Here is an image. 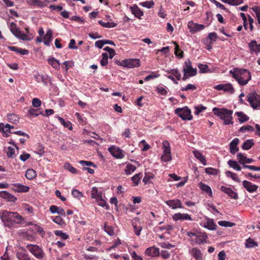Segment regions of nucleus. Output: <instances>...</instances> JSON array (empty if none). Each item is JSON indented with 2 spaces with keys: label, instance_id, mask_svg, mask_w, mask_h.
Here are the masks:
<instances>
[{
  "label": "nucleus",
  "instance_id": "nucleus-1",
  "mask_svg": "<svg viewBox=\"0 0 260 260\" xmlns=\"http://www.w3.org/2000/svg\"><path fill=\"white\" fill-rule=\"evenodd\" d=\"M0 218L5 226L13 228L15 223H20L23 220L21 216L17 212L3 210L0 213Z\"/></svg>",
  "mask_w": 260,
  "mask_h": 260
},
{
  "label": "nucleus",
  "instance_id": "nucleus-2",
  "mask_svg": "<svg viewBox=\"0 0 260 260\" xmlns=\"http://www.w3.org/2000/svg\"><path fill=\"white\" fill-rule=\"evenodd\" d=\"M230 73L241 85L247 84L251 79V74L249 71L246 69H241L236 68L233 71L231 70Z\"/></svg>",
  "mask_w": 260,
  "mask_h": 260
},
{
  "label": "nucleus",
  "instance_id": "nucleus-3",
  "mask_svg": "<svg viewBox=\"0 0 260 260\" xmlns=\"http://www.w3.org/2000/svg\"><path fill=\"white\" fill-rule=\"evenodd\" d=\"M213 111L215 115L219 117L221 119L224 121V124L225 125L233 124L232 116L233 113V110L224 108L220 109L214 108Z\"/></svg>",
  "mask_w": 260,
  "mask_h": 260
},
{
  "label": "nucleus",
  "instance_id": "nucleus-4",
  "mask_svg": "<svg viewBox=\"0 0 260 260\" xmlns=\"http://www.w3.org/2000/svg\"><path fill=\"white\" fill-rule=\"evenodd\" d=\"M247 100L250 106L254 109L260 106V95L255 92L249 93L247 95Z\"/></svg>",
  "mask_w": 260,
  "mask_h": 260
},
{
  "label": "nucleus",
  "instance_id": "nucleus-5",
  "mask_svg": "<svg viewBox=\"0 0 260 260\" xmlns=\"http://www.w3.org/2000/svg\"><path fill=\"white\" fill-rule=\"evenodd\" d=\"M175 113L184 120H191L192 119L191 110L187 107L183 108H177L175 110Z\"/></svg>",
  "mask_w": 260,
  "mask_h": 260
},
{
  "label": "nucleus",
  "instance_id": "nucleus-6",
  "mask_svg": "<svg viewBox=\"0 0 260 260\" xmlns=\"http://www.w3.org/2000/svg\"><path fill=\"white\" fill-rule=\"evenodd\" d=\"M27 249L38 259H42L44 256L43 250L36 245L28 244L26 246Z\"/></svg>",
  "mask_w": 260,
  "mask_h": 260
},
{
  "label": "nucleus",
  "instance_id": "nucleus-7",
  "mask_svg": "<svg viewBox=\"0 0 260 260\" xmlns=\"http://www.w3.org/2000/svg\"><path fill=\"white\" fill-rule=\"evenodd\" d=\"M164 151L163 154L161 156V159L165 162H168L171 160V148L170 144L168 141H164L162 143Z\"/></svg>",
  "mask_w": 260,
  "mask_h": 260
},
{
  "label": "nucleus",
  "instance_id": "nucleus-8",
  "mask_svg": "<svg viewBox=\"0 0 260 260\" xmlns=\"http://www.w3.org/2000/svg\"><path fill=\"white\" fill-rule=\"evenodd\" d=\"M119 65L128 68H138L140 66V60L136 58L126 59L121 62Z\"/></svg>",
  "mask_w": 260,
  "mask_h": 260
},
{
  "label": "nucleus",
  "instance_id": "nucleus-9",
  "mask_svg": "<svg viewBox=\"0 0 260 260\" xmlns=\"http://www.w3.org/2000/svg\"><path fill=\"white\" fill-rule=\"evenodd\" d=\"M108 150L114 157L117 158L121 159L124 156L123 150L119 147L112 146L108 148Z\"/></svg>",
  "mask_w": 260,
  "mask_h": 260
},
{
  "label": "nucleus",
  "instance_id": "nucleus-10",
  "mask_svg": "<svg viewBox=\"0 0 260 260\" xmlns=\"http://www.w3.org/2000/svg\"><path fill=\"white\" fill-rule=\"evenodd\" d=\"M12 185V190L16 192H27L29 189V187L20 183H13Z\"/></svg>",
  "mask_w": 260,
  "mask_h": 260
},
{
  "label": "nucleus",
  "instance_id": "nucleus-11",
  "mask_svg": "<svg viewBox=\"0 0 260 260\" xmlns=\"http://www.w3.org/2000/svg\"><path fill=\"white\" fill-rule=\"evenodd\" d=\"M188 27L190 32L193 33L204 29L205 26L203 24L196 23L192 21H190L188 23Z\"/></svg>",
  "mask_w": 260,
  "mask_h": 260
},
{
  "label": "nucleus",
  "instance_id": "nucleus-12",
  "mask_svg": "<svg viewBox=\"0 0 260 260\" xmlns=\"http://www.w3.org/2000/svg\"><path fill=\"white\" fill-rule=\"evenodd\" d=\"M196 243L198 244H202L207 243L208 236L205 232L196 231Z\"/></svg>",
  "mask_w": 260,
  "mask_h": 260
},
{
  "label": "nucleus",
  "instance_id": "nucleus-13",
  "mask_svg": "<svg viewBox=\"0 0 260 260\" xmlns=\"http://www.w3.org/2000/svg\"><path fill=\"white\" fill-rule=\"evenodd\" d=\"M166 204L172 209L183 208L181 202L179 199L170 200L166 201Z\"/></svg>",
  "mask_w": 260,
  "mask_h": 260
},
{
  "label": "nucleus",
  "instance_id": "nucleus-14",
  "mask_svg": "<svg viewBox=\"0 0 260 260\" xmlns=\"http://www.w3.org/2000/svg\"><path fill=\"white\" fill-rule=\"evenodd\" d=\"M173 219L175 221L177 220H190L192 221L193 219H192L190 215L187 214V213H178L175 214L173 216Z\"/></svg>",
  "mask_w": 260,
  "mask_h": 260
},
{
  "label": "nucleus",
  "instance_id": "nucleus-15",
  "mask_svg": "<svg viewBox=\"0 0 260 260\" xmlns=\"http://www.w3.org/2000/svg\"><path fill=\"white\" fill-rule=\"evenodd\" d=\"M0 197L6 200L7 202L13 203L15 202L17 199L15 196L7 191H2L0 192Z\"/></svg>",
  "mask_w": 260,
  "mask_h": 260
},
{
  "label": "nucleus",
  "instance_id": "nucleus-16",
  "mask_svg": "<svg viewBox=\"0 0 260 260\" xmlns=\"http://www.w3.org/2000/svg\"><path fill=\"white\" fill-rule=\"evenodd\" d=\"M243 187L249 192L255 191L258 188V186L252 184L250 182L244 180L243 181Z\"/></svg>",
  "mask_w": 260,
  "mask_h": 260
},
{
  "label": "nucleus",
  "instance_id": "nucleus-17",
  "mask_svg": "<svg viewBox=\"0 0 260 260\" xmlns=\"http://www.w3.org/2000/svg\"><path fill=\"white\" fill-rule=\"evenodd\" d=\"M237 159L238 161L243 165H246V164H250L253 161V159L252 158H247L246 156L243 154L241 153H239L237 155Z\"/></svg>",
  "mask_w": 260,
  "mask_h": 260
},
{
  "label": "nucleus",
  "instance_id": "nucleus-18",
  "mask_svg": "<svg viewBox=\"0 0 260 260\" xmlns=\"http://www.w3.org/2000/svg\"><path fill=\"white\" fill-rule=\"evenodd\" d=\"M221 190L227 194L230 198L234 199H238V196L236 192L232 190L231 188L222 186L220 188Z\"/></svg>",
  "mask_w": 260,
  "mask_h": 260
},
{
  "label": "nucleus",
  "instance_id": "nucleus-19",
  "mask_svg": "<svg viewBox=\"0 0 260 260\" xmlns=\"http://www.w3.org/2000/svg\"><path fill=\"white\" fill-rule=\"evenodd\" d=\"M129 9L131 10L132 13L134 14L135 17L140 19L141 18V16L144 15L143 12L140 10L137 5L131 6Z\"/></svg>",
  "mask_w": 260,
  "mask_h": 260
},
{
  "label": "nucleus",
  "instance_id": "nucleus-20",
  "mask_svg": "<svg viewBox=\"0 0 260 260\" xmlns=\"http://www.w3.org/2000/svg\"><path fill=\"white\" fill-rule=\"evenodd\" d=\"M239 142V140L238 138H235L230 144V152L234 154L237 152L239 151V148L237 147V145Z\"/></svg>",
  "mask_w": 260,
  "mask_h": 260
},
{
  "label": "nucleus",
  "instance_id": "nucleus-21",
  "mask_svg": "<svg viewBox=\"0 0 260 260\" xmlns=\"http://www.w3.org/2000/svg\"><path fill=\"white\" fill-rule=\"evenodd\" d=\"M52 31L51 29H48L47 30L46 35L44 36V45L47 46H50V43L52 40Z\"/></svg>",
  "mask_w": 260,
  "mask_h": 260
},
{
  "label": "nucleus",
  "instance_id": "nucleus-22",
  "mask_svg": "<svg viewBox=\"0 0 260 260\" xmlns=\"http://www.w3.org/2000/svg\"><path fill=\"white\" fill-rule=\"evenodd\" d=\"M248 46L251 52H255L257 53L260 52V44H258L256 41H251L248 44Z\"/></svg>",
  "mask_w": 260,
  "mask_h": 260
},
{
  "label": "nucleus",
  "instance_id": "nucleus-23",
  "mask_svg": "<svg viewBox=\"0 0 260 260\" xmlns=\"http://www.w3.org/2000/svg\"><path fill=\"white\" fill-rule=\"evenodd\" d=\"M50 211L52 213H57L62 216L66 215V212L62 208L58 207L55 205H52L50 207Z\"/></svg>",
  "mask_w": 260,
  "mask_h": 260
},
{
  "label": "nucleus",
  "instance_id": "nucleus-24",
  "mask_svg": "<svg viewBox=\"0 0 260 260\" xmlns=\"http://www.w3.org/2000/svg\"><path fill=\"white\" fill-rule=\"evenodd\" d=\"M204 227L209 230H215L217 225L215 224L213 219L209 218H206V222L205 223Z\"/></svg>",
  "mask_w": 260,
  "mask_h": 260
},
{
  "label": "nucleus",
  "instance_id": "nucleus-25",
  "mask_svg": "<svg viewBox=\"0 0 260 260\" xmlns=\"http://www.w3.org/2000/svg\"><path fill=\"white\" fill-rule=\"evenodd\" d=\"M189 252L191 255L196 260H202V254L201 251L197 248H193Z\"/></svg>",
  "mask_w": 260,
  "mask_h": 260
},
{
  "label": "nucleus",
  "instance_id": "nucleus-26",
  "mask_svg": "<svg viewBox=\"0 0 260 260\" xmlns=\"http://www.w3.org/2000/svg\"><path fill=\"white\" fill-rule=\"evenodd\" d=\"M159 249L154 247H149L146 249L145 253L151 256H155L159 254Z\"/></svg>",
  "mask_w": 260,
  "mask_h": 260
},
{
  "label": "nucleus",
  "instance_id": "nucleus-27",
  "mask_svg": "<svg viewBox=\"0 0 260 260\" xmlns=\"http://www.w3.org/2000/svg\"><path fill=\"white\" fill-rule=\"evenodd\" d=\"M8 48L11 51L16 52L21 55H27L29 53V51L25 49H22L15 46H9Z\"/></svg>",
  "mask_w": 260,
  "mask_h": 260
},
{
  "label": "nucleus",
  "instance_id": "nucleus-28",
  "mask_svg": "<svg viewBox=\"0 0 260 260\" xmlns=\"http://www.w3.org/2000/svg\"><path fill=\"white\" fill-rule=\"evenodd\" d=\"M199 185L201 189L206 192L210 197L212 196V190L210 186L202 182H200Z\"/></svg>",
  "mask_w": 260,
  "mask_h": 260
},
{
  "label": "nucleus",
  "instance_id": "nucleus-29",
  "mask_svg": "<svg viewBox=\"0 0 260 260\" xmlns=\"http://www.w3.org/2000/svg\"><path fill=\"white\" fill-rule=\"evenodd\" d=\"M91 197L95 199H100L102 197V193L101 191H99L97 187H93L91 190Z\"/></svg>",
  "mask_w": 260,
  "mask_h": 260
},
{
  "label": "nucleus",
  "instance_id": "nucleus-30",
  "mask_svg": "<svg viewBox=\"0 0 260 260\" xmlns=\"http://www.w3.org/2000/svg\"><path fill=\"white\" fill-rule=\"evenodd\" d=\"M49 64H50L53 68L59 70L60 69V63L59 61L54 57H51L47 60Z\"/></svg>",
  "mask_w": 260,
  "mask_h": 260
},
{
  "label": "nucleus",
  "instance_id": "nucleus-31",
  "mask_svg": "<svg viewBox=\"0 0 260 260\" xmlns=\"http://www.w3.org/2000/svg\"><path fill=\"white\" fill-rule=\"evenodd\" d=\"M235 115L239 117V121L241 123L248 121L249 119V117L243 112H236Z\"/></svg>",
  "mask_w": 260,
  "mask_h": 260
},
{
  "label": "nucleus",
  "instance_id": "nucleus-32",
  "mask_svg": "<svg viewBox=\"0 0 260 260\" xmlns=\"http://www.w3.org/2000/svg\"><path fill=\"white\" fill-rule=\"evenodd\" d=\"M193 154L196 158L200 160V161L204 165H206V160L205 156L199 151H193Z\"/></svg>",
  "mask_w": 260,
  "mask_h": 260
},
{
  "label": "nucleus",
  "instance_id": "nucleus-33",
  "mask_svg": "<svg viewBox=\"0 0 260 260\" xmlns=\"http://www.w3.org/2000/svg\"><path fill=\"white\" fill-rule=\"evenodd\" d=\"M245 247L248 248H251L254 247L258 246V244L256 242L254 241L252 239L249 238L246 240L245 243Z\"/></svg>",
  "mask_w": 260,
  "mask_h": 260
},
{
  "label": "nucleus",
  "instance_id": "nucleus-34",
  "mask_svg": "<svg viewBox=\"0 0 260 260\" xmlns=\"http://www.w3.org/2000/svg\"><path fill=\"white\" fill-rule=\"evenodd\" d=\"M254 145L253 140L249 139L245 141L242 146V148L244 150L250 149Z\"/></svg>",
  "mask_w": 260,
  "mask_h": 260
},
{
  "label": "nucleus",
  "instance_id": "nucleus-35",
  "mask_svg": "<svg viewBox=\"0 0 260 260\" xmlns=\"http://www.w3.org/2000/svg\"><path fill=\"white\" fill-rule=\"evenodd\" d=\"M16 257L19 260H30V258L24 251L18 252L16 253Z\"/></svg>",
  "mask_w": 260,
  "mask_h": 260
},
{
  "label": "nucleus",
  "instance_id": "nucleus-36",
  "mask_svg": "<svg viewBox=\"0 0 260 260\" xmlns=\"http://www.w3.org/2000/svg\"><path fill=\"white\" fill-rule=\"evenodd\" d=\"M29 230L33 232H38L43 236L45 234V232L41 226L37 224H35L34 226L29 228Z\"/></svg>",
  "mask_w": 260,
  "mask_h": 260
},
{
  "label": "nucleus",
  "instance_id": "nucleus-37",
  "mask_svg": "<svg viewBox=\"0 0 260 260\" xmlns=\"http://www.w3.org/2000/svg\"><path fill=\"white\" fill-rule=\"evenodd\" d=\"M36 172L33 169H28L25 172V177L29 180L34 179L36 176Z\"/></svg>",
  "mask_w": 260,
  "mask_h": 260
},
{
  "label": "nucleus",
  "instance_id": "nucleus-38",
  "mask_svg": "<svg viewBox=\"0 0 260 260\" xmlns=\"http://www.w3.org/2000/svg\"><path fill=\"white\" fill-rule=\"evenodd\" d=\"M57 118L61 124H62L65 127L68 128L70 130L72 129L73 127L72 124L69 121H66L62 118L60 116H57Z\"/></svg>",
  "mask_w": 260,
  "mask_h": 260
},
{
  "label": "nucleus",
  "instance_id": "nucleus-39",
  "mask_svg": "<svg viewBox=\"0 0 260 260\" xmlns=\"http://www.w3.org/2000/svg\"><path fill=\"white\" fill-rule=\"evenodd\" d=\"M228 165L231 168L237 171H240L241 167L238 164V162L235 160H230L228 162Z\"/></svg>",
  "mask_w": 260,
  "mask_h": 260
},
{
  "label": "nucleus",
  "instance_id": "nucleus-40",
  "mask_svg": "<svg viewBox=\"0 0 260 260\" xmlns=\"http://www.w3.org/2000/svg\"><path fill=\"white\" fill-rule=\"evenodd\" d=\"M225 174L227 177H230L235 181L237 182H240L241 181H240V179L239 178L237 174H236V173H234L231 171H228L225 172Z\"/></svg>",
  "mask_w": 260,
  "mask_h": 260
},
{
  "label": "nucleus",
  "instance_id": "nucleus-41",
  "mask_svg": "<svg viewBox=\"0 0 260 260\" xmlns=\"http://www.w3.org/2000/svg\"><path fill=\"white\" fill-rule=\"evenodd\" d=\"M29 4L33 6H37L40 8H42L46 6V5L40 0H29Z\"/></svg>",
  "mask_w": 260,
  "mask_h": 260
},
{
  "label": "nucleus",
  "instance_id": "nucleus-42",
  "mask_svg": "<svg viewBox=\"0 0 260 260\" xmlns=\"http://www.w3.org/2000/svg\"><path fill=\"white\" fill-rule=\"evenodd\" d=\"M10 30H11V32L16 37V36L18 35V34H20V31L16 27V25L15 23H14L13 22H11L10 23Z\"/></svg>",
  "mask_w": 260,
  "mask_h": 260
},
{
  "label": "nucleus",
  "instance_id": "nucleus-43",
  "mask_svg": "<svg viewBox=\"0 0 260 260\" xmlns=\"http://www.w3.org/2000/svg\"><path fill=\"white\" fill-rule=\"evenodd\" d=\"M7 117L9 121L11 123H15L19 121V117L13 113H11L8 115Z\"/></svg>",
  "mask_w": 260,
  "mask_h": 260
},
{
  "label": "nucleus",
  "instance_id": "nucleus-44",
  "mask_svg": "<svg viewBox=\"0 0 260 260\" xmlns=\"http://www.w3.org/2000/svg\"><path fill=\"white\" fill-rule=\"evenodd\" d=\"M174 44L175 45V55L180 58H182L183 57V52L179 49V46L177 43L174 42Z\"/></svg>",
  "mask_w": 260,
  "mask_h": 260
},
{
  "label": "nucleus",
  "instance_id": "nucleus-45",
  "mask_svg": "<svg viewBox=\"0 0 260 260\" xmlns=\"http://www.w3.org/2000/svg\"><path fill=\"white\" fill-rule=\"evenodd\" d=\"M28 114L30 116H35L36 117L39 116L40 114L44 115L43 112H39V110L34 108H30L28 111Z\"/></svg>",
  "mask_w": 260,
  "mask_h": 260
},
{
  "label": "nucleus",
  "instance_id": "nucleus-46",
  "mask_svg": "<svg viewBox=\"0 0 260 260\" xmlns=\"http://www.w3.org/2000/svg\"><path fill=\"white\" fill-rule=\"evenodd\" d=\"M99 23L102 26L106 28H111L115 27L117 24L114 22H107L105 23L102 20L99 21Z\"/></svg>",
  "mask_w": 260,
  "mask_h": 260
},
{
  "label": "nucleus",
  "instance_id": "nucleus-47",
  "mask_svg": "<svg viewBox=\"0 0 260 260\" xmlns=\"http://www.w3.org/2000/svg\"><path fill=\"white\" fill-rule=\"evenodd\" d=\"M136 169V167L132 164H128L126 166L125 169V173L127 175H129L132 172H134Z\"/></svg>",
  "mask_w": 260,
  "mask_h": 260
},
{
  "label": "nucleus",
  "instance_id": "nucleus-48",
  "mask_svg": "<svg viewBox=\"0 0 260 260\" xmlns=\"http://www.w3.org/2000/svg\"><path fill=\"white\" fill-rule=\"evenodd\" d=\"M104 230H105V231L109 235H110L111 236H112L114 235V234H115L113 227L111 226L108 225L106 223L105 224Z\"/></svg>",
  "mask_w": 260,
  "mask_h": 260
},
{
  "label": "nucleus",
  "instance_id": "nucleus-49",
  "mask_svg": "<svg viewBox=\"0 0 260 260\" xmlns=\"http://www.w3.org/2000/svg\"><path fill=\"white\" fill-rule=\"evenodd\" d=\"M139 5L142 6V7L150 9L154 6V3L153 1H149L140 3Z\"/></svg>",
  "mask_w": 260,
  "mask_h": 260
},
{
  "label": "nucleus",
  "instance_id": "nucleus-50",
  "mask_svg": "<svg viewBox=\"0 0 260 260\" xmlns=\"http://www.w3.org/2000/svg\"><path fill=\"white\" fill-rule=\"evenodd\" d=\"M218 223L220 226L223 227H233L235 225V223L228 221H219Z\"/></svg>",
  "mask_w": 260,
  "mask_h": 260
},
{
  "label": "nucleus",
  "instance_id": "nucleus-51",
  "mask_svg": "<svg viewBox=\"0 0 260 260\" xmlns=\"http://www.w3.org/2000/svg\"><path fill=\"white\" fill-rule=\"evenodd\" d=\"M102 59H101L100 63L102 66H105L108 62V54L107 53H104L102 54Z\"/></svg>",
  "mask_w": 260,
  "mask_h": 260
},
{
  "label": "nucleus",
  "instance_id": "nucleus-52",
  "mask_svg": "<svg viewBox=\"0 0 260 260\" xmlns=\"http://www.w3.org/2000/svg\"><path fill=\"white\" fill-rule=\"evenodd\" d=\"M219 171L217 169L212 168H207L205 169V172L209 175H216L218 174Z\"/></svg>",
  "mask_w": 260,
  "mask_h": 260
},
{
  "label": "nucleus",
  "instance_id": "nucleus-53",
  "mask_svg": "<svg viewBox=\"0 0 260 260\" xmlns=\"http://www.w3.org/2000/svg\"><path fill=\"white\" fill-rule=\"evenodd\" d=\"M54 234L56 236H59L61 239L66 240L68 239L69 235L63 233L62 231L57 230L54 232Z\"/></svg>",
  "mask_w": 260,
  "mask_h": 260
},
{
  "label": "nucleus",
  "instance_id": "nucleus-54",
  "mask_svg": "<svg viewBox=\"0 0 260 260\" xmlns=\"http://www.w3.org/2000/svg\"><path fill=\"white\" fill-rule=\"evenodd\" d=\"M183 69H185L187 72V74H189L190 76H194L197 73V69H193L192 67H190V68H183Z\"/></svg>",
  "mask_w": 260,
  "mask_h": 260
},
{
  "label": "nucleus",
  "instance_id": "nucleus-55",
  "mask_svg": "<svg viewBox=\"0 0 260 260\" xmlns=\"http://www.w3.org/2000/svg\"><path fill=\"white\" fill-rule=\"evenodd\" d=\"M154 177L153 174L148 173H145V176L143 178V181L145 183V184H147L149 182V180L152 179Z\"/></svg>",
  "mask_w": 260,
  "mask_h": 260
},
{
  "label": "nucleus",
  "instance_id": "nucleus-56",
  "mask_svg": "<svg viewBox=\"0 0 260 260\" xmlns=\"http://www.w3.org/2000/svg\"><path fill=\"white\" fill-rule=\"evenodd\" d=\"M224 91L229 92L231 94L234 92V89L230 83L224 84Z\"/></svg>",
  "mask_w": 260,
  "mask_h": 260
},
{
  "label": "nucleus",
  "instance_id": "nucleus-57",
  "mask_svg": "<svg viewBox=\"0 0 260 260\" xmlns=\"http://www.w3.org/2000/svg\"><path fill=\"white\" fill-rule=\"evenodd\" d=\"M142 177V174L141 173H138L136 174L132 177V180L136 185H137L139 182V180Z\"/></svg>",
  "mask_w": 260,
  "mask_h": 260
},
{
  "label": "nucleus",
  "instance_id": "nucleus-58",
  "mask_svg": "<svg viewBox=\"0 0 260 260\" xmlns=\"http://www.w3.org/2000/svg\"><path fill=\"white\" fill-rule=\"evenodd\" d=\"M64 168L72 173H76L77 169L72 166L70 164L66 163L64 165Z\"/></svg>",
  "mask_w": 260,
  "mask_h": 260
},
{
  "label": "nucleus",
  "instance_id": "nucleus-59",
  "mask_svg": "<svg viewBox=\"0 0 260 260\" xmlns=\"http://www.w3.org/2000/svg\"><path fill=\"white\" fill-rule=\"evenodd\" d=\"M252 9L256 14L258 24H260V7H254Z\"/></svg>",
  "mask_w": 260,
  "mask_h": 260
},
{
  "label": "nucleus",
  "instance_id": "nucleus-60",
  "mask_svg": "<svg viewBox=\"0 0 260 260\" xmlns=\"http://www.w3.org/2000/svg\"><path fill=\"white\" fill-rule=\"evenodd\" d=\"M104 50L108 52L110 58H112L115 55V50L113 49L110 48L109 47H105Z\"/></svg>",
  "mask_w": 260,
  "mask_h": 260
},
{
  "label": "nucleus",
  "instance_id": "nucleus-61",
  "mask_svg": "<svg viewBox=\"0 0 260 260\" xmlns=\"http://www.w3.org/2000/svg\"><path fill=\"white\" fill-rule=\"evenodd\" d=\"M245 131H248L252 132V131H254V128H253V127L252 126H251L250 125H246L245 126H242L239 129V132H243Z\"/></svg>",
  "mask_w": 260,
  "mask_h": 260
},
{
  "label": "nucleus",
  "instance_id": "nucleus-62",
  "mask_svg": "<svg viewBox=\"0 0 260 260\" xmlns=\"http://www.w3.org/2000/svg\"><path fill=\"white\" fill-rule=\"evenodd\" d=\"M7 156L9 158H13L15 156V150L11 147H8L7 151Z\"/></svg>",
  "mask_w": 260,
  "mask_h": 260
},
{
  "label": "nucleus",
  "instance_id": "nucleus-63",
  "mask_svg": "<svg viewBox=\"0 0 260 260\" xmlns=\"http://www.w3.org/2000/svg\"><path fill=\"white\" fill-rule=\"evenodd\" d=\"M198 68L201 73H206L208 72V66L207 64H199Z\"/></svg>",
  "mask_w": 260,
  "mask_h": 260
},
{
  "label": "nucleus",
  "instance_id": "nucleus-64",
  "mask_svg": "<svg viewBox=\"0 0 260 260\" xmlns=\"http://www.w3.org/2000/svg\"><path fill=\"white\" fill-rule=\"evenodd\" d=\"M31 103L32 105L36 108H39L41 105V101L38 98H34Z\"/></svg>",
  "mask_w": 260,
  "mask_h": 260
}]
</instances>
